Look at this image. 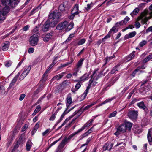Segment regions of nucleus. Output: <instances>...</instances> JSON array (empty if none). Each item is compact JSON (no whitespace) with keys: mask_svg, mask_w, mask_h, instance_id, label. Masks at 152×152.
<instances>
[{"mask_svg":"<svg viewBox=\"0 0 152 152\" xmlns=\"http://www.w3.org/2000/svg\"><path fill=\"white\" fill-rule=\"evenodd\" d=\"M4 5L2 6L0 4V21L3 20L6 18V15L10 11L9 7H14L18 4L19 1L18 0H1Z\"/></svg>","mask_w":152,"mask_h":152,"instance_id":"1","label":"nucleus"},{"mask_svg":"<svg viewBox=\"0 0 152 152\" xmlns=\"http://www.w3.org/2000/svg\"><path fill=\"white\" fill-rule=\"evenodd\" d=\"M99 72L98 69H95L93 72L91 76V79L89 81V83L87 87L86 90L81 96V97L84 99L86 97L88 91L91 86H94L97 83L96 81L99 78Z\"/></svg>","mask_w":152,"mask_h":152,"instance_id":"2","label":"nucleus"},{"mask_svg":"<svg viewBox=\"0 0 152 152\" xmlns=\"http://www.w3.org/2000/svg\"><path fill=\"white\" fill-rule=\"evenodd\" d=\"M61 16V13L57 11L53 12L50 14L49 18L51 21V27H54L56 25L57 22L60 20Z\"/></svg>","mask_w":152,"mask_h":152,"instance_id":"3","label":"nucleus"},{"mask_svg":"<svg viewBox=\"0 0 152 152\" xmlns=\"http://www.w3.org/2000/svg\"><path fill=\"white\" fill-rule=\"evenodd\" d=\"M149 9L151 12H149L147 10H144L141 14L137 18V21L142 20V22L143 24L146 23L148 20V18L147 17V15L148 13H151L152 14V4L149 7Z\"/></svg>","mask_w":152,"mask_h":152,"instance_id":"4","label":"nucleus"},{"mask_svg":"<svg viewBox=\"0 0 152 152\" xmlns=\"http://www.w3.org/2000/svg\"><path fill=\"white\" fill-rule=\"evenodd\" d=\"M39 33H36L31 36L29 39L30 44L32 46L37 45L38 41Z\"/></svg>","mask_w":152,"mask_h":152,"instance_id":"5","label":"nucleus"},{"mask_svg":"<svg viewBox=\"0 0 152 152\" xmlns=\"http://www.w3.org/2000/svg\"><path fill=\"white\" fill-rule=\"evenodd\" d=\"M78 8V4H76L71 12V15L69 16L70 19H72L73 18L75 15H77L79 13Z\"/></svg>","mask_w":152,"mask_h":152,"instance_id":"6","label":"nucleus"},{"mask_svg":"<svg viewBox=\"0 0 152 152\" xmlns=\"http://www.w3.org/2000/svg\"><path fill=\"white\" fill-rule=\"evenodd\" d=\"M67 26V22L66 21H65L63 22H61L59 23V24L57 26L56 28L57 30H63L64 29L66 30V28Z\"/></svg>","mask_w":152,"mask_h":152,"instance_id":"7","label":"nucleus"},{"mask_svg":"<svg viewBox=\"0 0 152 152\" xmlns=\"http://www.w3.org/2000/svg\"><path fill=\"white\" fill-rule=\"evenodd\" d=\"M138 113V111H130L128 113V116L131 119H135L137 118Z\"/></svg>","mask_w":152,"mask_h":152,"instance_id":"8","label":"nucleus"},{"mask_svg":"<svg viewBox=\"0 0 152 152\" xmlns=\"http://www.w3.org/2000/svg\"><path fill=\"white\" fill-rule=\"evenodd\" d=\"M20 74V72H18L17 75L14 77L10 84L8 89H10L15 85Z\"/></svg>","mask_w":152,"mask_h":152,"instance_id":"9","label":"nucleus"},{"mask_svg":"<svg viewBox=\"0 0 152 152\" xmlns=\"http://www.w3.org/2000/svg\"><path fill=\"white\" fill-rule=\"evenodd\" d=\"M50 20H48L43 25L42 30L44 32L47 31L49 28L50 26Z\"/></svg>","mask_w":152,"mask_h":152,"instance_id":"10","label":"nucleus"},{"mask_svg":"<svg viewBox=\"0 0 152 152\" xmlns=\"http://www.w3.org/2000/svg\"><path fill=\"white\" fill-rule=\"evenodd\" d=\"M68 2L65 1L63 2L59 7V9L61 12L65 11L67 9Z\"/></svg>","mask_w":152,"mask_h":152,"instance_id":"11","label":"nucleus"},{"mask_svg":"<svg viewBox=\"0 0 152 152\" xmlns=\"http://www.w3.org/2000/svg\"><path fill=\"white\" fill-rule=\"evenodd\" d=\"M130 19V18L128 16H126L125 19L122 21L117 22L116 23V25L118 26L119 25H122L123 24H125Z\"/></svg>","mask_w":152,"mask_h":152,"instance_id":"12","label":"nucleus"},{"mask_svg":"<svg viewBox=\"0 0 152 152\" xmlns=\"http://www.w3.org/2000/svg\"><path fill=\"white\" fill-rule=\"evenodd\" d=\"M53 34V32L47 34L45 37H43V41L45 42H48L51 38Z\"/></svg>","mask_w":152,"mask_h":152,"instance_id":"13","label":"nucleus"},{"mask_svg":"<svg viewBox=\"0 0 152 152\" xmlns=\"http://www.w3.org/2000/svg\"><path fill=\"white\" fill-rule=\"evenodd\" d=\"M90 74L88 73H86L80 77V79L81 82H84L87 80L89 78Z\"/></svg>","mask_w":152,"mask_h":152,"instance_id":"14","label":"nucleus"},{"mask_svg":"<svg viewBox=\"0 0 152 152\" xmlns=\"http://www.w3.org/2000/svg\"><path fill=\"white\" fill-rule=\"evenodd\" d=\"M136 34V32L134 31L132 32H130L128 34L126 35L124 37V39H128L130 38L134 37L135 36Z\"/></svg>","mask_w":152,"mask_h":152,"instance_id":"15","label":"nucleus"},{"mask_svg":"<svg viewBox=\"0 0 152 152\" xmlns=\"http://www.w3.org/2000/svg\"><path fill=\"white\" fill-rule=\"evenodd\" d=\"M66 74V72H62L60 74H58L54 76L52 79V80H58L59 79H61L64 75Z\"/></svg>","mask_w":152,"mask_h":152,"instance_id":"16","label":"nucleus"},{"mask_svg":"<svg viewBox=\"0 0 152 152\" xmlns=\"http://www.w3.org/2000/svg\"><path fill=\"white\" fill-rule=\"evenodd\" d=\"M10 46V42L8 41H6L3 44L2 49L4 51H6L8 50Z\"/></svg>","mask_w":152,"mask_h":152,"instance_id":"17","label":"nucleus"},{"mask_svg":"<svg viewBox=\"0 0 152 152\" xmlns=\"http://www.w3.org/2000/svg\"><path fill=\"white\" fill-rule=\"evenodd\" d=\"M118 130L120 131V132H124L126 131V128L125 127V126L124 125V124H123L117 128Z\"/></svg>","mask_w":152,"mask_h":152,"instance_id":"18","label":"nucleus"},{"mask_svg":"<svg viewBox=\"0 0 152 152\" xmlns=\"http://www.w3.org/2000/svg\"><path fill=\"white\" fill-rule=\"evenodd\" d=\"M62 108V107H60L58 108L56 110V112L52 114V115H51V116H50V118L49 119V120L50 121H53L55 120L56 116V114L57 113V112L59 111V110L60 109Z\"/></svg>","mask_w":152,"mask_h":152,"instance_id":"19","label":"nucleus"},{"mask_svg":"<svg viewBox=\"0 0 152 152\" xmlns=\"http://www.w3.org/2000/svg\"><path fill=\"white\" fill-rule=\"evenodd\" d=\"M124 124L126 127V129L130 130L132 126V124L128 121H126Z\"/></svg>","mask_w":152,"mask_h":152,"instance_id":"20","label":"nucleus"},{"mask_svg":"<svg viewBox=\"0 0 152 152\" xmlns=\"http://www.w3.org/2000/svg\"><path fill=\"white\" fill-rule=\"evenodd\" d=\"M137 105L140 108L144 110L146 108V106L143 102L141 101L140 102L137 103Z\"/></svg>","mask_w":152,"mask_h":152,"instance_id":"21","label":"nucleus"},{"mask_svg":"<svg viewBox=\"0 0 152 152\" xmlns=\"http://www.w3.org/2000/svg\"><path fill=\"white\" fill-rule=\"evenodd\" d=\"M113 145V144H110L108 143H106L104 147V149L105 150H110L112 148Z\"/></svg>","mask_w":152,"mask_h":152,"instance_id":"22","label":"nucleus"},{"mask_svg":"<svg viewBox=\"0 0 152 152\" xmlns=\"http://www.w3.org/2000/svg\"><path fill=\"white\" fill-rule=\"evenodd\" d=\"M113 99V98H110L105 100L102 103L96 106V107L101 106L102 105L104 104L107 103L111 101Z\"/></svg>","mask_w":152,"mask_h":152,"instance_id":"23","label":"nucleus"},{"mask_svg":"<svg viewBox=\"0 0 152 152\" xmlns=\"http://www.w3.org/2000/svg\"><path fill=\"white\" fill-rule=\"evenodd\" d=\"M32 143L30 141H28L26 145V149L27 151H29L31 148L32 145Z\"/></svg>","mask_w":152,"mask_h":152,"instance_id":"24","label":"nucleus"},{"mask_svg":"<svg viewBox=\"0 0 152 152\" xmlns=\"http://www.w3.org/2000/svg\"><path fill=\"white\" fill-rule=\"evenodd\" d=\"M74 23H73L71 22L69 24L67 23V26L66 28V31H68L71 30L73 27Z\"/></svg>","mask_w":152,"mask_h":152,"instance_id":"25","label":"nucleus"},{"mask_svg":"<svg viewBox=\"0 0 152 152\" xmlns=\"http://www.w3.org/2000/svg\"><path fill=\"white\" fill-rule=\"evenodd\" d=\"M82 108H81L80 110H78L76 111L72 115L71 118L72 117L75 115L76 114H77V115L79 116L83 112V111L82 110Z\"/></svg>","mask_w":152,"mask_h":152,"instance_id":"26","label":"nucleus"},{"mask_svg":"<svg viewBox=\"0 0 152 152\" xmlns=\"http://www.w3.org/2000/svg\"><path fill=\"white\" fill-rule=\"evenodd\" d=\"M67 139H64L58 145V148H62L64 146L66 142H67Z\"/></svg>","mask_w":152,"mask_h":152,"instance_id":"27","label":"nucleus"},{"mask_svg":"<svg viewBox=\"0 0 152 152\" xmlns=\"http://www.w3.org/2000/svg\"><path fill=\"white\" fill-rule=\"evenodd\" d=\"M31 66H30L26 67L23 73H24V74L26 76L28 74L30 71L31 70Z\"/></svg>","mask_w":152,"mask_h":152,"instance_id":"28","label":"nucleus"},{"mask_svg":"<svg viewBox=\"0 0 152 152\" xmlns=\"http://www.w3.org/2000/svg\"><path fill=\"white\" fill-rule=\"evenodd\" d=\"M96 103V102H94L92 103H91V104L89 105H88L85 107L84 108H82V110L83 111V112L86 110H87L89 108L91 107V106H92L94 104H95Z\"/></svg>","mask_w":152,"mask_h":152,"instance_id":"29","label":"nucleus"},{"mask_svg":"<svg viewBox=\"0 0 152 152\" xmlns=\"http://www.w3.org/2000/svg\"><path fill=\"white\" fill-rule=\"evenodd\" d=\"M139 11V8H136L131 13L130 15L132 17H133L134 15H136L138 13Z\"/></svg>","mask_w":152,"mask_h":152,"instance_id":"30","label":"nucleus"},{"mask_svg":"<svg viewBox=\"0 0 152 152\" xmlns=\"http://www.w3.org/2000/svg\"><path fill=\"white\" fill-rule=\"evenodd\" d=\"M147 138L148 141L149 142V144L151 145V143L152 142V138L151 136V134L150 130H149L148 133L147 135Z\"/></svg>","mask_w":152,"mask_h":152,"instance_id":"31","label":"nucleus"},{"mask_svg":"<svg viewBox=\"0 0 152 152\" xmlns=\"http://www.w3.org/2000/svg\"><path fill=\"white\" fill-rule=\"evenodd\" d=\"M70 95L71 94H69L66 99L67 104H71L72 103V101ZM67 105V104H66Z\"/></svg>","mask_w":152,"mask_h":152,"instance_id":"32","label":"nucleus"},{"mask_svg":"<svg viewBox=\"0 0 152 152\" xmlns=\"http://www.w3.org/2000/svg\"><path fill=\"white\" fill-rule=\"evenodd\" d=\"M83 59L81 58L78 61L77 65L76 67L77 69L81 67L83 64Z\"/></svg>","mask_w":152,"mask_h":152,"instance_id":"33","label":"nucleus"},{"mask_svg":"<svg viewBox=\"0 0 152 152\" xmlns=\"http://www.w3.org/2000/svg\"><path fill=\"white\" fill-rule=\"evenodd\" d=\"M135 52L133 51L131 53H130L128 57V59L129 60L132 59L135 56Z\"/></svg>","mask_w":152,"mask_h":152,"instance_id":"34","label":"nucleus"},{"mask_svg":"<svg viewBox=\"0 0 152 152\" xmlns=\"http://www.w3.org/2000/svg\"><path fill=\"white\" fill-rule=\"evenodd\" d=\"M134 132L135 133H139L141 132V129L138 126H136L133 129Z\"/></svg>","mask_w":152,"mask_h":152,"instance_id":"35","label":"nucleus"},{"mask_svg":"<svg viewBox=\"0 0 152 152\" xmlns=\"http://www.w3.org/2000/svg\"><path fill=\"white\" fill-rule=\"evenodd\" d=\"M86 41V39L84 38H83L79 40L77 44L78 45H80L84 44Z\"/></svg>","mask_w":152,"mask_h":152,"instance_id":"36","label":"nucleus"},{"mask_svg":"<svg viewBox=\"0 0 152 152\" xmlns=\"http://www.w3.org/2000/svg\"><path fill=\"white\" fill-rule=\"evenodd\" d=\"M118 79V77H117L115 78H113L110 81V82L109 83V85L110 86H111L112 85H113V84L117 81V80Z\"/></svg>","mask_w":152,"mask_h":152,"instance_id":"37","label":"nucleus"},{"mask_svg":"<svg viewBox=\"0 0 152 152\" xmlns=\"http://www.w3.org/2000/svg\"><path fill=\"white\" fill-rule=\"evenodd\" d=\"M51 131L52 130H51L50 129H48L42 133V135L43 136L48 135Z\"/></svg>","mask_w":152,"mask_h":152,"instance_id":"38","label":"nucleus"},{"mask_svg":"<svg viewBox=\"0 0 152 152\" xmlns=\"http://www.w3.org/2000/svg\"><path fill=\"white\" fill-rule=\"evenodd\" d=\"M117 113V112L116 111H115L113 112L110 113L108 116V117L109 118H111L115 117Z\"/></svg>","mask_w":152,"mask_h":152,"instance_id":"39","label":"nucleus"},{"mask_svg":"<svg viewBox=\"0 0 152 152\" xmlns=\"http://www.w3.org/2000/svg\"><path fill=\"white\" fill-rule=\"evenodd\" d=\"M118 31V28L115 26H114L109 31L110 33L111 34L112 32L113 33H116Z\"/></svg>","mask_w":152,"mask_h":152,"instance_id":"40","label":"nucleus"},{"mask_svg":"<svg viewBox=\"0 0 152 152\" xmlns=\"http://www.w3.org/2000/svg\"><path fill=\"white\" fill-rule=\"evenodd\" d=\"M147 43V41L145 40H143L140 42L139 44V46L141 48L145 45Z\"/></svg>","mask_w":152,"mask_h":152,"instance_id":"41","label":"nucleus"},{"mask_svg":"<svg viewBox=\"0 0 152 152\" xmlns=\"http://www.w3.org/2000/svg\"><path fill=\"white\" fill-rule=\"evenodd\" d=\"M72 62L73 61L72 60L70 62H67L64 64H61L60 67L61 68L66 67L69 65V64H71Z\"/></svg>","mask_w":152,"mask_h":152,"instance_id":"42","label":"nucleus"},{"mask_svg":"<svg viewBox=\"0 0 152 152\" xmlns=\"http://www.w3.org/2000/svg\"><path fill=\"white\" fill-rule=\"evenodd\" d=\"M82 85L81 82L78 81L75 86V88L77 90L80 88Z\"/></svg>","mask_w":152,"mask_h":152,"instance_id":"43","label":"nucleus"},{"mask_svg":"<svg viewBox=\"0 0 152 152\" xmlns=\"http://www.w3.org/2000/svg\"><path fill=\"white\" fill-rule=\"evenodd\" d=\"M111 35V34L109 32L108 33L104 38L102 39V42H104L105 41L106 39L109 38L110 37Z\"/></svg>","mask_w":152,"mask_h":152,"instance_id":"44","label":"nucleus"},{"mask_svg":"<svg viewBox=\"0 0 152 152\" xmlns=\"http://www.w3.org/2000/svg\"><path fill=\"white\" fill-rule=\"evenodd\" d=\"M118 66H116L113 68L111 71V74H114L115 71H117L118 70Z\"/></svg>","mask_w":152,"mask_h":152,"instance_id":"45","label":"nucleus"},{"mask_svg":"<svg viewBox=\"0 0 152 152\" xmlns=\"http://www.w3.org/2000/svg\"><path fill=\"white\" fill-rule=\"evenodd\" d=\"M25 134H22L19 139V140L20 142H23L26 140V139L25 137Z\"/></svg>","mask_w":152,"mask_h":152,"instance_id":"46","label":"nucleus"},{"mask_svg":"<svg viewBox=\"0 0 152 152\" xmlns=\"http://www.w3.org/2000/svg\"><path fill=\"white\" fill-rule=\"evenodd\" d=\"M94 121V119H92L90 122H88L87 123L85 124L84 125V127L86 128V127L89 126L92 124Z\"/></svg>","mask_w":152,"mask_h":152,"instance_id":"47","label":"nucleus"},{"mask_svg":"<svg viewBox=\"0 0 152 152\" xmlns=\"http://www.w3.org/2000/svg\"><path fill=\"white\" fill-rule=\"evenodd\" d=\"M92 4H93L92 3H91L90 4H88L87 5V7H85L86 10L87 11L89 10L92 7Z\"/></svg>","mask_w":152,"mask_h":152,"instance_id":"48","label":"nucleus"},{"mask_svg":"<svg viewBox=\"0 0 152 152\" xmlns=\"http://www.w3.org/2000/svg\"><path fill=\"white\" fill-rule=\"evenodd\" d=\"M74 37V34H70L69 37H68V38L66 40L65 42H68L69 41H70Z\"/></svg>","mask_w":152,"mask_h":152,"instance_id":"49","label":"nucleus"},{"mask_svg":"<svg viewBox=\"0 0 152 152\" xmlns=\"http://www.w3.org/2000/svg\"><path fill=\"white\" fill-rule=\"evenodd\" d=\"M76 134V133H73L71 134L68 138H66L64 139H66L67 142L68 140H70Z\"/></svg>","mask_w":152,"mask_h":152,"instance_id":"50","label":"nucleus"},{"mask_svg":"<svg viewBox=\"0 0 152 152\" xmlns=\"http://www.w3.org/2000/svg\"><path fill=\"white\" fill-rule=\"evenodd\" d=\"M138 68L139 69V68H137L133 72V73L131 74V75L133 77H134L135 74H136V73H137V72H138L139 71L138 70Z\"/></svg>","mask_w":152,"mask_h":152,"instance_id":"51","label":"nucleus"},{"mask_svg":"<svg viewBox=\"0 0 152 152\" xmlns=\"http://www.w3.org/2000/svg\"><path fill=\"white\" fill-rule=\"evenodd\" d=\"M41 108V107L40 106V105H38L37 106L34 111L37 113L40 110Z\"/></svg>","mask_w":152,"mask_h":152,"instance_id":"52","label":"nucleus"},{"mask_svg":"<svg viewBox=\"0 0 152 152\" xmlns=\"http://www.w3.org/2000/svg\"><path fill=\"white\" fill-rule=\"evenodd\" d=\"M69 112L68 111V112H66V110H65L63 113L62 114V115H61V117H60V118L59 119L60 120H61V121H62L64 116H65V115L66 114H67L68 112Z\"/></svg>","mask_w":152,"mask_h":152,"instance_id":"53","label":"nucleus"},{"mask_svg":"<svg viewBox=\"0 0 152 152\" xmlns=\"http://www.w3.org/2000/svg\"><path fill=\"white\" fill-rule=\"evenodd\" d=\"M11 61H8L5 63V65L6 67H9L11 66Z\"/></svg>","mask_w":152,"mask_h":152,"instance_id":"54","label":"nucleus"},{"mask_svg":"<svg viewBox=\"0 0 152 152\" xmlns=\"http://www.w3.org/2000/svg\"><path fill=\"white\" fill-rule=\"evenodd\" d=\"M26 76V75L24 74V73H22L20 77V80H23Z\"/></svg>","mask_w":152,"mask_h":152,"instance_id":"55","label":"nucleus"},{"mask_svg":"<svg viewBox=\"0 0 152 152\" xmlns=\"http://www.w3.org/2000/svg\"><path fill=\"white\" fill-rule=\"evenodd\" d=\"M39 122H37L36 125H35L34 127L33 128L34 130H35L37 131L39 128Z\"/></svg>","mask_w":152,"mask_h":152,"instance_id":"56","label":"nucleus"},{"mask_svg":"<svg viewBox=\"0 0 152 152\" xmlns=\"http://www.w3.org/2000/svg\"><path fill=\"white\" fill-rule=\"evenodd\" d=\"M60 139H58V140L53 142V143H52L50 145L49 147L48 148H50L53 145H54L55 144H56L57 142H58V141H59L60 140Z\"/></svg>","mask_w":152,"mask_h":152,"instance_id":"57","label":"nucleus"},{"mask_svg":"<svg viewBox=\"0 0 152 152\" xmlns=\"http://www.w3.org/2000/svg\"><path fill=\"white\" fill-rule=\"evenodd\" d=\"M41 91L40 88H39L37 89L36 91L34 92V94L35 95L38 94L39 92Z\"/></svg>","mask_w":152,"mask_h":152,"instance_id":"58","label":"nucleus"},{"mask_svg":"<svg viewBox=\"0 0 152 152\" xmlns=\"http://www.w3.org/2000/svg\"><path fill=\"white\" fill-rule=\"evenodd\" d=\"M85 129V127L83 126L80 129H79L77 132H74V133H76V134H77L78 133L82 131L83 130H84Z\"/></svg>","mask_w":152,"mask_h":152,"instance_id":"59","label":"nucleus"},{"mask_svg":"<svg viewBox=\"0 0 152 152\" xmlns=\"http://www.w3.org/2000/svg\"><path fill=\"white\" fill-rule=\"evenodd\" d=\"M25 96V95L22 94L20 95L19 97V100L20 101H22Z\"/></svg>","mask_w":152,"mask_h":152,"instance_id":"60","label":"nucleus"},{"mask_svg":"<svg viewBox=\"0 0 152 152\" xmlns=\"http://www.w3.org/2000/svg\"><path fill=\"white\" fill-rule=\"evenodd\" d=\"M134 26H135L137 28H140V23L139 22L137 21L135 22V23L134 24Z\"/></svg>","mask_w":152,"mask_h":152,"instance_id":"61","label":"nucleus"},{"mask_svg":"<svg viewBox=\"0 0 152 152\" xmlns=\"http://www.w3.org/2000/svg\"><path fill=\"white\" fill-rule=\"evenodd\" d=\"M150 60L148 56L146 58L143 60L142 62L143 63H145L148 61Z\"/></svg>","mask_w":152,"mask_h":152,"instance_id":"62","label":"nucleus"},{"mask_svg":"<svg viewBox=\"0 0 152 152\" xmlns=\"http://www.w3.org/2000/svg\"><path fill=\"white\" fill-rule=\"evenodd\" d=\"M93 129V127H91V129H90L86 133V134H84V135L86 134V135H87L91 133L92 132V130Z\"/></svg>","mask_w":152,"mask_h":152,"instance_id":"63","label":"nucleus"},{"mask_svg":"<svg viewBox=\"0 0 152 152\" xmlns=\"http://www.w3.org/2000/svg\"><path fill=\"white\" fill-rule=\"evenodd\" d=\"M146 33H148L149 32H152V26L149 27L146 31Z\"/></svg>","mask_w":152,"mask_h":152,"instance_id":"64","label":"nucleus"}]
</instances>
